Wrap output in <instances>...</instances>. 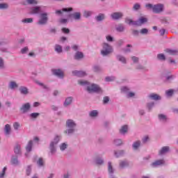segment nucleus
<instances>
[{
  "instance_id": "4be33fe9",
  "label": "nucleus",
  "mask_w": 178,
  "mask_h": 178,
  "mask_svg": "<svg viewBox=\"0 0 178 178\" xmlns=\"http://www.w3.org/2000/svg\"><path fill=\"white\" fill-rule=\"evenodd\" d=\"M19 85L17 84V83H16V81H12L8 83V88L10 90H16V88H18Z\"/></svg>"
},
{
  "instance_id": "1a4fd4ad",
  "label": "nucleus",
  "mask_w": 178,
  "mask_h": 178,
  "mask_svg": "<svg viewBox=\"0 0 178 178\" xmlns=\"http://www.w3.org/2000/svg\"><path fill=\"white\" fill-rule=\"evenodd\" d=\"M121 92L126 94L127 98H133V97L136 95V93L130 92V88H129L128 86L121 87Z\"/></svg>"
},
{
  "instance_id": "a878e982",
  "label": "nucleus",
  "mask_w": 178,
  "mask_h": 178,
  "mask_svg": "<svg viewBox=\"0 0 178 178\" xmlns=\"http://www.w3.org/2000/svg\"><path fill=\"white\" fill-rule=\"evenodd\" d=\"M14 152L16 155H22V147L20 145H16L15 146Z\"/></svg>"
},
{
  "instance_id": "f704fd0d",
  "label": "nucleus",
  "mask_w": 178,
  "mask_h": 178,
  "mask_svg": "<svg viewBox=\"0 0 178 178\" xmlns=\"http://www.w3.org/2000/svg\"><path fill=\"white\" fill-rule=\"evenodd\" d=\"M175 89H169L165 90V95L166 97H168V98H170V97L173 96V94H175Z\"/></svg>"
},
{
  "instance_id": "bf43d9fd",
  "label": "nucleus",
  "mask_w": 178,
  "mask_h": 178,
  "mask_svg": "<svg viewBox=\"0 0 178 178\" xmlns=\"http://www.w3.org/2000/svg\"><path fill=\"white\" fill-rule=\"evenodd\" d=\"M140 33L142 34L143 35H146L148 34V29H142L140 31Z\"/></svg>"
},
{
  "instance_id": "5fc2aeb1",
  "label": "nucleus",
  "mask_w": 178,
  "mask_h": 178,
  "mask_svg": "<svg viewBox=\"0 0 178 178\" xmlns=\"http://www.w3.org/2000/svg\"><path fill=\"white\" fill-rule=\"evenodd\" d=\"M26 2L29 5H37L38 3L37 0H26Z\"/></svg>"
},
{
  "instance_id": "69168bd1",
  "label": "nucleus",
  "mask_w": 178,
  "mask_h": 178,
  "mask_svg": "<svg viewBox=\"0 0 178 178\" xmlns=\"http://www.w3.org/2000/svg\"><path fill=\"white\" fill-rule=\"evenodd\" d=\"M149 140V137L148 136H145L142 138L143 143H147Z\"/></svg>"
},
{
  "instance_id": "b1692460",
  "label": "nucleus",
  "mask_w": 178,
  "mask_h": 178,
  "mask_svg": "<svg viewBox=\"0 0 178 178\" xmlns=\"http://www.w3.org/2000/svg\"><path fill=\"white\" fill-rule=\"evenodd\" d=\"M6 172H8V167L5 166L0 170V178H6Z\"/></svg>"
},
{
  "instance_id": "ea45409f",
  "label": "nucleus",
  "mask_w": 178,
  "mask_h": 178,
  "mask_svg": "<svg viewBox=\"0 0 178 178\" xmlns=\"http://www.w3.org/2000/svg\"><path fill=\"white\" fill-rule=\"evenodd\" d=\"M54 49H55L56 52H57V54H62L63 49H62L61 45L56 44L54 47Z\"/></svg>"
},
{
  "instance_id": "393cba45",
  "label": "nucleus",
  "mask_w": 178,
  "mask_h": 178,
  "mask_svg": "<svg viewBox=\"0 0 178 178\" xmlns=\"http://www.w3.org/2000/svg\"><path fill=\"white\" fill-rule=\"evenodd\" d=\"M149 98H150V99H153L154 101H159V99H161V96L156 93H151L149 95Z\"/></svg>"
},
{
  "instance_id": "9b49d317",
  "label": "nucleus",
  "mask_w": 178,
  "mask_h": 178,
  "mask_svg": "<svg viewBox=\"0 0 178 178\" xmlns=\"http://www.w3.org/2000/svg\"><path fill=\"white\" fill-rule=\"evenodd\" d=\"M164 8L165 7L163 4L161 3L154 5L153 12L154 13H162V12H163Z\"/></svg>"
},
{
  "instance_id": "774afa93",
  "label": "nucleus",
  "mask_w": 178,
  "mask_h": 178,
  "mask_svg": "<svg viewBox=\"0 0 178 178\" xmlns=\"http://www.w3.org/2000/svg\"><path fill=\"white\" fill-rule=\"evenodd\" d=\"M103 102L104 104H108V102H109V97L108 96L104 97Z\"/></svg>"
},
{
  "instance_id": "39448f33",
  "label": "nucleus",
  "mask_w": 178,
  "mask_h": 178,
  "mask_svg": "<svg viewBox=\"0 0 178 178\" xmlns=\"http://www.w3.org/2000/svg\"><path fill=\"white\" fill-rule=\"evenodd\" d=\"M112 52H113V47L111 44L106 42L102 44V49L101 50L102 56H108V55H111Z\"/></svg>"
},
{
  "instance_id": "09e8293b",
  "label": "nucleus",
  "mask_w": 178,
  "mask_h": 178,
  "mask_svg": "<svg viewBox=\"0 0 178 178\" xmlns=\"http://www.w3.org/2000/svg\"><path fill=\"white\" fill-rule=\"evenodd\" d=\"M39 116H40L39 113H32L29 115V117L31 118V119H37V118H38Z\"/></svg>"
},
{
  "instance_id": "20e7f679",
  "label": "nucleus",
  "mask_w": 178,
  "mask_h": 178,
  "mask_svg": "<svg viewBox=\"0 0 178 178\" xmlns=\"http://www.w3.org/2000/svg\"><path fill=\"white\" fill-rule=\"evenodd\" d=\"M60 138H62V136L56 135L54 137V140L50 143L49 149L51 155H54V154H56V145H58V143L60 141Z\"/></svg>"
},
{
  "instance_id": "423d86ee",
  "label": "nucleus",
  "mask_w": 178,
  "mask_h": 178,
  "mask_svg": "<svg viewBox=\"0 0 178 178\" xmlns=\"http://www.w3.org/2000/svg\"><path fill=\"white\" fill-rule=\"evenodd\" d=\"M49 18L48 17V13L44 12L39 15V19L37 22L38 26H45L48 23Z\"/></svg>"
},
{
  "instance_id": "c03bdc74",
  "label": "nucleus",
  "mask_w": 178,
  "mask_h": 178,
  "mask_svg": "<svg viewBox=\"0 0 178 178\" xmlns=\"http://www.w3.org/2000/svg\"><path fill=\"white\" fill-rule=\"evenodd\" d=\"M108 173L110 175H113V167H112V163H111V161L108 163Z\"/></svg>"
},
{
  "instance_id": "680f3d73",
  "label": "nucleus",
  "mask_w": 178,
  "mask_h": 178,
  "mask_svg": "<svg viewBox=\"0 0 178 178\" xmlns=\"http://www.w3.org/2000/svg\"><path fill=\"white\" fill-rule=\"evenodd\" d=\"M125 52H131V46L130 44H127V47L124 49Z\"/></svg>"
},
{
  "instance_id": "9d476101",
  "label": "nucleus",
  "mask_w": 178,
  "mask_h": 178,
  "mask_svg": "<svg viewBox=\"0 0 178 178\" xmlns=\"http://www.w3.org/2000/svg\"><path fill=\"white\" fill-rule=\"evenodd\" d=\"M4 136L9 138L12 134V127L9 124H6L3 128Z\"/></svg>"
},
{
  "instance_id": "c85d7f7f",
  "label": "nucleus",
  "mask_w": 178,
  "mask_h": 178,
  "mask_svg": "<svg viewBox=\"0 0 178 178\" xmlns=\"http://www.w3.org/2000/svg\"><path fill=\"white\" fill-rule=\"evenodd\" d=\"M84 58V54L81 51H77L74 55V59L76 60H80V59H83Z\"/></svg>"
},
{
  "instance_id": "13d9d810",
  "label": "nucleus",
  "mask_w": 178,
  "mask_h": 178,
  "mask_svg": "<svg viewBox=\"0 0 178 178\" xmlns=\"http://www.w3.org/2000/svg\"><path fill=\"white\" fill-rule=\"evenodd\" d=\"M8 5L5 3H0V10L8 9Z\"/></svg>"
},
{
  "instance_id": "4c0bfd02",
  "label": "nucleus",
  "mask_w": 178,
  "mask_h": 178,
  "mask_svg": "<svg viewBox=\"0 0 178 178\" xmlns=\"http://www.w3.org/2000/svg\"><path fill=\"white\" fill-rule=\"evenodd\" d=\"M114 154H115V156H116V158H119L120 156L124 155V150L115 151Z\"/></svg>"
},
{
  "instance_id": "6ab92c4d",
  "label": "nucleus",
  "mask_w": 178,
  "mask_h": 178,
  "mask_svg": "<svg viewBox=\"0 0 178 178\" xmlns=\"http://www.w3.org/2000/svg\"><path fill=\"white\" fill-rule=\"evenodd\" d=\"M158 119L161 123H166L168 122V115L165 114H159Z\"/></svg>"
},
{
  "instance_id": "4d7b16f0",
  "label": "nucleus",
  "mask_w": 178,
  "mask_h": 178,
  "mask_svg": "<svg viewBox=\"0 0 178 178\" xmlns=\"http://www.w3.org/2000/svg\"><path fill=\"white\" fill-rule=\"evenodd\" d=\"M67 148V144L66 143H63L60 145V151H65Z\"/></svg>"
},
{
  "instance_id": "6e6d98bb",
  "label": "nucleus",
  "mask_w": 178,
  "mask_h": 178,
  "mask_svg": "<svg viewBox=\"0 0 178 178\" xmlns=\"http://www.w3.org/2000/svg\"><path fill=\"white\" fill-rule=\"evenodd\" d=\"M26 176H30L31 175V165H28L26 170Z\"/></svg>"
},
{
  "instance_id": "2eb2a0df",
  "label": "nucleus",
  "mask_w": 178,
  "mask_h": 178,
  "mask_svg": "<svg viewBox=\"0 0 178 178\" xmlns=\"http://www.w3.org/2000/svg\"><path fill=\"white\" fill-rule=\"evenodd\" d=\"M72 74L74 76H76L77 77H85V76H87V73L85 71L79 70L72 71Z\"/></svg>"
},
{
  "instance_id": "e433bc0d",
  "label": "nucleus",
  "mask_w": 178,
  "mask_h": 178,
  "mask_svg": "<svg viewBox=\"0 0 178 178\" xmlns=\"http://www.w3.org/2000/svg\"><path fill=\"white\" fill-rule=\"evenodd\" d=\"M99 112L97 110H93L89 112V116L90 118H97L99 115Z\"/></svg>"
},
{
  "instance_id": "864d4df0",
  "label": "nucleus",
  "mask_w": 178,
  "mask_h": 178,
  "mask_svg": "<svg viewBox=\"0 0 178 178\" xmlns=\"http://www.w3.org/2000/svg\"><path fill=\"white\" fill-rule=\"evenodd\" d=\"M157 58H158V59H159V60H166V57L165 56V54H158Z\"/></svg>"
},
{
  "instance_id": "2f4dec72",
  "label": "nucleus",
  "mask_w": 178,
  "mask_h": 178,
  "mask_svg": "<svg viewBox=\"0 0 178 178\" xmlns=\"http://www.w3.org/2000/svg\"><path fill=\"white\" fill-rule=\"evenodd\" d=\"M128 130H129V127H127V125H124L120 129V134H122V136H124V134L127 133Z\"/></svg>"
},
{
  "instance_id": "58836bf2",
  "label": "nucleus",
  "mask_w": 178,
  "mask_h": 178,
  "mask_svg": "<svg viewBox=\"0 0 178 178\" xmlns=\"http://www.w3.org/2000/svg\"><path fill=\"white\" fill-rule=\"evenodd\" d=\"M94 15V12L91 10H85L83 12V17H90V16H92Z\"/></svg>"
},
{
  "instance_id": "cd10ccee",
  "label": "nucleus",
  "mask_w": 178,
  "mask_h": 178,
  "mask_svg": "<svg viewBox=\"0 0 178 178\" xmlns=\"http://www.w3.org/2000/svg\"><path fill=\"white\" fill-rule=\"evenodd\" d=\"M19 92L22 95H27L29 94V88L26 86H21L19 88Z\"/></svg>"
},
{
  "instance_id": "de8ad7c7",
  "label": "nucleus",
  "mask_w": 178,
  "mask_h": 178,
  "mask_svg": "<svg viewBox=\"0 0 178 178\" xmlns=\"http://www.w3.org/2000/svg\"><path fill=\"white\" fill-rule=\"evenodd\" d=\"M13 127L14 130H16V131L19 130V129H20V122H14Z\"/></svg>"
},
{
  "instance_id": "7ed1b4c3",
  "label": "nucleus",
  "mask_w": 178,
  "mask_h": 178,
  "mask_svg": "<svg viewBox=\"0 0 178 178\" xmlns=\"http://www.w3.org/2000/svg\"><path fill=\"white\" fill-rule=\"evenodd\" d=\"M65 126L67 129L64 133L67 134V136H72V134H74V131H76L77 124L74 120L70 119L66 121Z\"/></svg>"
},
{
  "instance_id": "79ce46f5",
  "label": "nucleus",
  "mask_w": 178,
  "mask_h": 178,
  "mask_svg": "<svg viewBox=\"0 0 178 178\" xmlns=\"http://www.w3.org/2000/svg\"><path fill=\"white\" fill-rule=\"evenodd\" d=\"M126 166H129V161L124 160L120 162V168H126Z\"/></svg>"
},
{
  "instance_id": "603ef678",
  "label": "nucleus",
  "mask_w": 178,
  "mask_h": 178,
  "mask_svg": "<svg viewBox=\"0 0 178 178\" xmlns=\"http://www.w3.org/2000/svg\"><path fill=\"white\" fill-rule=\"evenodd\" d=\"M173 79H175V76L173 75L167 76L165 77V83H170V81H172Z\"/></svg>"
},
{
  "instance_id": "37998d69",
  "label": "nucleus",
  "mask_w": 178,
  "mask_h": 178,
  "mask_svg": "<svg viewBox=\"0 0 178 178\" xmlns=\"http://www.w3.org/2000/svg\"><path fill=\"white\" fill-rule=\"evenodd\" d=\"M155 107V103L154 102H149L147 104V108L149 111H152Z\"/></svg>"
},
{
  "instance_id": "f257e3e1",
  "label": "nucleus",
  "mask_w": 178,
  "mask_h": 178,
  "mask_svg": "<svg viewBox=\"0 0 178 178\" xmlns=\"http://www.w3.org/2000/svg\"><path fill=\"white\" fill-rule=\"evenodd\" d=\"M78 83L83 87H86V91L89 94L97 92V94H102V88L97 83H90V82L84 80L78 81Z\"/></svg>"
},
{
  "instance_id": "412c9836",
  "label": "nucleus",
  "mask_w": 178,
  "mask_h": 178,
  "mask_svg": "<svg viewBox=\"0 0 178 178\" xmlns=\"http://www.w3.org/2000/svg\"><path fill=\"white\" fill-rule=\"evenodd\" d=\"M140 147H141V141L140 140H136L132 144V149H134V151L138 150V148H140Z\"/></svg>"
},
{
  "instance_id": "dca6fc26",
  "label": "nucleus",
  "mask_w": 178,
  "mask_h": 178,
  "mask_svg": "<svg viewBox=\"0 0 178 178\" xmlns=\"http://www.w3.org/2000/svg\"><path fill=\"white\" fill-rule=\"evenodd\" d=\"M148 19L146 17H140L137 21H136V26H143L144 23H147Z\"/></svg>"
},
{
  "instance_id": "0e129e2a",
  "label": "nucleus",
  "mask_w": 178,
  "mask_h": 178,
  "mask_svg": "<svg viewBox=\"0 0 178 178\" xmlns=\"http://www.w3.org/2000/svg\"><path fill=\"white\" fill-rule=\"evenodd\" d=\"M69 19H63L61 18L60 19V23H61V24H66V23L68 22Z\"/></svg>"
},
{
  "instance_id": "3c124183",
  "label": "nucleus",
  "mask_w": 178,
  "mask_h": 178,
  "mask_svg": "<svg viewBox=\"0 0 178 178\" xmlns=\"http://www.w3.org/2000/svg\"><path fill=\"white\" fill-rule=\"evenodd\" d=\"M145 8L147 9V10H152V12H154V5L152 3L145 4Z\"/></svg>"
},
{
  "instance_id": "338daca9",
  "label": "nucleus",
  "mask_w": 178,
  "mask_h": 178,
  "mask_svg": "<svg viewBox=\"0 0 178 178\" xmlns=\"http://www.w3.org/2000/svg\"><path fill=\"white\" fill-rule=\"evenodd\" d=\"M132 34H133V35H136V36L139 35L140 31L138 30H133Z\"/></svg>"
},
{
  "instance_id": "052dcab7",
  "label": "nucleus",
  "mask_w": 178,
  "mask_h": 178,
  "mask_svg": "<svg viewBox=\"0 0 178 178\" xmlns=\"http://www.w3.org/2000/svg\"><path fill=\"white\" fill-rule=\"evenodd\" d=\"M106 39L108 42H113V37L111 36V35H106Z\"/></svg>"
},
{
  "instance_id": "bb28decb",
  "label": "nucleus",
  "mask_w": 178,
  "mask_h": 178,
  "mask_svg": "<svg viewBox=\"0 0 178 178\" xmlns=\"http://www.w3.org/2000/svg\"><path fill=\"white\" fill-rule=\"evenodd\" d=\"M95 20L98 22L105 20V14L99 13L95 17Z\"/></svg>"
},
{
  "instance_id": "ddd939ff",
  "label": "nucleus",
  "mask_w": 178,
  "mask_h": 178,
  "mask_svg": "<svg viewBox=\"0 0 178 178\" xmlns=\"http://www.w3.org/2000/svg\"><path fill=\"white\" fill-rule=\"evenodd\" d=\"M53 74H54V76H56L57 77H58L59 79H63V72L62 71V70L60 69H54L51 70Z\"/></svg>"
},
{
  "instance_id": "72a5a7b5",
  "label": "nucleus",
  "mask_w": 178,
  "mask_h": 178,
  "mask_svg": "<svg viewBox=\"0 0 178 178\" xmlns=\"http://www.w3.org/2000/svg\"><path fill=\"white\" fill-rule=\"evenodd\" d=\"M95 163H96V165H104V159L101 158V157H96L95 159Z\"/></svg>"
},
{
  "instance_id": "4468645a",
  "label": "nucleus",
  "mask_w": 178,
  "mask_h": 178,
  "mask_svg": "<svg viewBox=\"0 0 178 178\" xmlns=\"http://www.w3.org/2000/svg\"><path fill=\"white\" fill-rule=\"evenodd\" d=\"M162 165H165V160L159 159V160H156L154 162H153L151 164V166L152 168H158V166H162Z\"/></svg>"
},
{
  "instance_id": "49530a36",
  "label": "nucleus",
  "mask_w": 178,
  "mask_h": 178,
  "mask_svg": "<svg viewBox=\"0 0 178 178\" xmlns=\"http://www.w3.org/2000/svg\"><path fill=\"white\" fill-rule=\"evenodd\" d=\"M114 144L115 145H117V146L122 145V144H123V140L119 138L115 139Z\"/></svg>"
},
{
  "instance_id": "c9c22d12",
  "label": "nucleus",
  "mask_w": 178,
  "mask_h": 178,
  "mask_svg": "<svg viewBox=\"0 0 178 178\" xmlns=\"http://www.w3.org/2000/svg\"><path fill=\"white\" fill-rule=\"evenodd\" d=\"M115 30L119 33L124 31V26L122 24H120L115 26Z\"/></svg>"
},
{
  "instance_id": "7c9ffc66",
  "label": "nucleus",
  "mask_w": 178,
  "mask_h": 178,
  "mask_svg": "<svg viewBox=\"0 0 178 178\" xmlns=\"http://www.w3.org/2000/svg\"><path fill=\"white\" fill-rule=\"evenodd\" d=\"M92 70H93V72H95V73H101L104 70L102 67L99 65H94L92 67Z\"/></svg>"
},
{
  "instance_id": "aec40b11",
  "label": "nucleus",
  "mask_w": 178,
  "mask_h": 178,
  "mask_svg": "<svg viewBox=\"0 0 178 178\" xmlns=\"http://www.w3.org/2000/svg\"><path fill=\"white\" fill-rule=\"evenodd\" d=\"M11 164H13L14 166H19V165H20V161H19L17 156H13L11 157Z\"/></svg>"
},
{
  "instance_id": "a18cd8bd",
  "label": "nucleus",
  "mask_w": 178,
  "mask_h": 178,
  "mask_svg": "<svg viewBox=\"0 0 178 178\" xmlns=\"http://www.w3.org/2000/svg\"><path fill=\"white\" fill-rule=\"evenodd\" d=\"M125 23H127V24H130L131 26H136V21H133V19H129V18H126L125 19Z\"/></svg>"
},
{
  "instance_id": "f8f14e48",
  "label": "nucleus",
  "mask_w": 178,
  "mask_h": 178,
  "mask_svg": "<svg viewBox=\"0 0 178 178\" xmlns=\"http://www.w3.org/2000/svg\"><path fill=\"white\" fill-rule=\"evenodd\" d=\"M31 108V104L30 103H25L22 104V106L20 108V111L22 113H27L29 111H30V108Z\"/></svg>"
},
{
  "instance_id": "f03ea898",
  "label": "nucleus",
  "mask_w": 178,
  "mask_h": 178,
  "mask_svg": "<svg viewBox=\"0 0 178 178\" xmlns=\"http://www.w3.org/2000/svg\"><path fill=\"white\" fill-rule=\"evenodd\" d=\"M72 10H73L72 8H65L62 10H56V14L59 15L60 16L65 15V16H67L68 17H70L71 16L74 20H80L81 19V13L76 12L69 15L68 12H72Z\"/></svg>"
},
{
  "instance_id": "6e6552de",
  "label": "nucleus",
  "mask_w": 178,
  "mask_h": 178,
  "mask_svg": "<svg viewBox=\"0 0 178 178\" xmlns=\"http://www.w3.org/2000/svg\"><path fill=\"white\" fill-rule=\"evenodd\" d=\"M38 141H40V139L38 138V137L35 136L33 138V140H30L26 147V153H25V156L26 158H29V153L28 152H31V149H33V144H34V143H38Z\"/></svg>"
},
{
  "instance_id": "5701e85b",
  "label": "nucleus",
  "mask_w": 178,
  "mask_h": 178,
  "mask_svg": "<svg viewBox=\"0 0 178 178\" xmlns=\"http://www.w3.org/2000/svg\"><path fill=\"white\" fill-rule=\"evenodd\" d=\"M169 147L164 146L163 147L159 152V155H165V154H168L169 152Z\"/></svg>"
},
{
  "instance_id": "a19ab883",
  "label": "nucleus",
  "mask_w": 178,
  "mask_h": 178,
  "mask_svg": "<svg viewBox=\"0 0 178 178\" xmlns=\"http://www.w3.org/2000/svg\"><path fill=\"white\" fill-rule=\"evenodd\" d=\"M34 22V19L33 18H25L22 19V23H24V24H28L29 23H33Z\"/></svg>"
},
{
  "instance_id": "e2e57ef3",
  "label": "nucleus",
  "mask_w": 178,
  "mask_h": 178,
  "mask_svg": "<svg viewBox=\"0 0 178 178\" xmlns=\"http://www.w3.org/2000/svg\"><path fill=\"white\" fill-rule=\"evenodd\" d=\"M132 61L134 62V63H138V58L136 56H132L131 57Z\"/></svg>"
},
{
  "instance_id": "f3484780",
  "label": "nucleus",
  "mask_w": 178,
  "mask_h": 178,
  "mask_svg": "<svg viewBox=\"0 0 178 178\" xmlns=\"http://www.w3.org/2000/svg\"><path fill=\"white\" fill-rule=\"evenodd\" d=\"M111 17L114 20H119V19H122L123 17V13H113L111 14Z\"/></svg>"
},
{
  "instance_id": "0eeeda50",
  "label": "nucleus",
  "mask_w": 178,
  "mask_h": 178,
  "mask_svg": "<svg viewBox=\"0 0 178 178\" xmlns=\"http://www.w3.org/2000/svg\"><path fill=\"white\" fill-rule=\"evenodd\" d=\"M45 9L47 7L44 6H36L31 8L30 13L31 15H40L42 12H45Z\"/></svg>"
},
{
  "instance_id": "8fccbe9b",
  "label": "nucleus",
  "mask_w": 178,
  "mask_h": 178,
  "mask_svg": "<svg viewBox=\"0 0 178 178\" xmlns=\"http://www.w3.org/2000/svg\"><path fill=\"white\" fill-rule=\"evenodd\" d=\"M37 165H38V166H39V168L44 166V160L42 159V158H40L37 161Z\"/></svg>"
},
{
  "instance_id": "a211bd4d",
  "label": "nucleus",
  "mask_w": 178,
  "mask_h": 178,
  "mask_svg": "<svg viewBox=\"0 0 178 178\" xmlns=\"http://www.w3.org/2000/svg\"><path fill=\"white\" fill-rule=\"evenodd\" d=\"M116 59L117 60H118V62H120L123 65H126V63H127V59H126V57H124V56L118 54L116 56Z\"/></svg>"
},
{
  "instance_id": "473e14b6",
  "label": "nucleus",
  "mask_w": 178,
  "mask_h": 178,
  "mask_svg": "<svg viewBox=\"0 0 178 178\" xmlns=\"http://www.w3.org/2000/svg\"><path fill=\"white\" fill-rule=\"evenodd\" d=\"M73 102V97H69L65 99V101L64 102V106H69Z\"/></svg>"
},
{
  "instance_id": "c756f323",
  "label": "nucleus",
  "mask_w": 178,
  "mask_h": 178,
  "mask_svg": "<svg viewBox=\"0 0 178 178\" xmlns=\"http://www.w3.org/2000/svg\"><path fill=\"white\" fill-rule=\"evenodd\" d=\"M165 52L169 54V55H177L178 51L177 49H166Z\"/></svg>"
}]
</instances>
